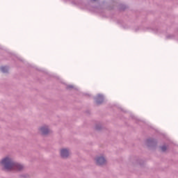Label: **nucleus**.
<instances>
[{"mask_svg": "<svg viewBox=\"0 0 178 178\" xmlns=\"http://www.w3.org/2000/svg\"><path fill=\"white\" fill-rule=\"evenodd\" d=\"M1 163L6 170H22L23 169V165L13 162L9 157L3 159Z\"/></svg>", "mask_w": 178, "mask_h": 178, "instance_id": "obj_1", "label": "nucleus"}, {"mask_svg": "<svg viewBox=\"0 0 178 178\" xmlns=\"http://www.w3.org/2000/svg\"><path fill=\"white\" fill-rule=\"evenodd\" d=\"M62 158H67L69 156V150L67 149H62L60 151Z\"/></svg>", "mask_w": 178, "mask_h": 178, "instance_id": "obj_2", "label": "nucleus"}, {"mask_svg": "<svg viewBox=\"0 0 178 178\" xmlns=\"http://www.w3.org/2000/svg\"><path fill=\"white\" fill-rule=\"evenodd\" d=\"M96 162L97 165H105L106 163V161L104 157L97 158Z\"/></svg>", "mask_w": 178, "mask_h": 178, "instance_id": "obj_3", "label": "nucleus"}, {"mask_svg": "<svg viewBox=\"0 0 178 178\" xmlns=\"http://www.w3.org/2000/svg\"><path fill=\"white\" fill-rule=\"evenodd\" d=\"M40 131L42 134H48L49 133V129L47 127H42L40 128Z\"/></svg>", "mask_w": 178, "mask_h": 178, "instance_id": "obj_4", "label": "nucleus"}, {"mask_svg": "<svg viewBox=\"0 0 178 178\" xmlns=\"http://www.w3.org/2000/svg\"><path fill=\"white\" fill-rule=\"evenodd\" d=\"M1 70L3 73H6V72H8V68L6 67H1Z\"/></svg>", "mask_w": 178, "mask_h": 178, "instance_id": "obj_5", "label": "nucleus"}, {"mask_svg": "<svg viewBox=\"0 0 178 178\" xmlns=\"http://www.w3.org/2000/svg\"><path fill=\"white\" fill-rule=\"evenodd\" d=\"M166 146H162L161 147V151L163 152H165V151H166Z\"/></svg>", "mask_w": 178, "mask_h": 178, "instance_id": "obj_6", "label": "nucleus"}, {"mask_svg": "<svg viewBox=\"0 0 178 178\" xmlns=\"http://www.w3.org/2000/svg\"><path fill=\"white\" fill-rule=\"evenodd\" d=\"M99 98H101L102 99V96L99 95Z\"/></svg>", "mask_w": 178, "mask_h": 178, "instance_id": "obj_7", "label": "nucleus"}, {"mask_svg": "<svg viewBox=\"0 0 178 178\" xmlns=\"http://www.w3.org/2000/svg\"><path fill=\"white\" fill-rule=\"evenodd\" d=\"M97 102V104H99V102Z\"/></svg>", "mask_w": 178, "mask_h": 178, "instance_id": "obj_8", "label": "nucleus"}, {"mask_svg": "<svg viewBox=\"0 0 178 178\" xmlns=\"http://www.w3.org/2000/svg\"><path fill=\"white\" fill-rule=\"evenodd\" d=\"M92 1H95V0H92Z\"/></svg>", "mask_w": 178, "mask_h": 178, "instance_id": "obj_9", "label": "nucleus"}]
</instances>
